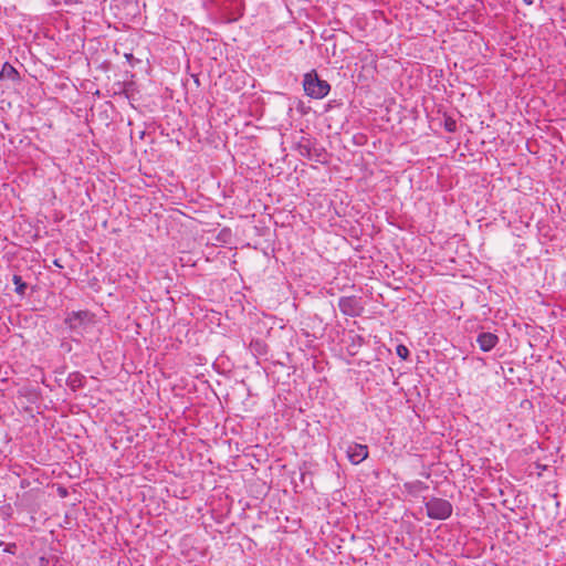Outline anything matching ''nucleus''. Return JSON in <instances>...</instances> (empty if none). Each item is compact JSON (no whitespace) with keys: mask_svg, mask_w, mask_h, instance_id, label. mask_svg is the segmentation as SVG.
<instances>
[{"mask_svg":"<svg viewBox=\"0 0 566 566\" xmlns=\"http://www.w3.org/2000/svg\"><path fill=\"white\" fill-rule=\"evenodd\" d=\"M303 87L307 96L316 99L324 98L331 91V85L319 78L315 70L304 74Z\"/></svg>","mask_w":566,"mask_h":566,"instance_id":"f257e3e1","label":"nucleus"},{"mask_svg":"<svg viewBox=\"0 0 566 566\" xmlns=\"http://www.w3.org/2000/svg\"><path fill=\"white\" fill-rule=\"evenodd\" d=\"M427 515L433 520H447L451 516L452 504L444 499L431 497L424 503Z\"/></svg>","mask_w":566,"mask_h":566,"instance_id":"f03ea898","label":"nucleus"},{"mask_svg":"<svg viewBox=\"0 0 566 566\" xmlns=\"http://www.w3.org/2000/svg\"><path fill=\"white\" fill-rule=\"evenodd\" d=\"M94 315L88 311H74L67 314L64 319L65 325L73 331L82 334L94 322Z\"/></svg>","mask_w":566,"mask_h":566,"instance_id":"7ed1b4c3","label":"nucleus"},{"mask_svg":"<svg viewBox=\"0 0 566 566\" xmlns=\"http://www.w3.org/2000/svg\"><path fill=\"white\" fill-rule=\"evenodd\" d=\"M338 307L344 315L350 317L359 316L364 312L361 297L356 295L342 296L338 300Z\"/></svg>","mask_w":566,"mask_h":566,"instance_id":"20e7f679","label":"nucleus"},{"mask_svg":"<svg viewBox=\"0 0 566 566\" xmlns=\"http://www.w3.org/2000/svg\"><path fill=\"white\" fill-rule=\"evenodd\" d=\"M346 454L349 462L357 465L368 458V447L366 444L352 442L346 448Z\"/></svg>","mask_w":566,"mask_h":566,"instance_id":"39448f33","label":"nucleus"},{"mask_svg":"<svg viewBox=\"0 0 566 566\" xmlns=\"http://www.w3.org/2000/svg\"><path fill=\"white\" fill-rule=\"evenodd\" d=\"M476 342L482 352L492 350L499 343V337L490 332H483L478 335Z\"/></svg>","mask_w":566,"mask_h":566,"instance_id":"423d86ee","label":"nucleus"},{"mask_svg":"<svg viewBox=\"0 0 566 566\" xmlns=\"http://www.w3.org/2000/svg\"><path fill=\"white\" fill-rule=\"evenodd\" d=\"M19 73L15 70L14 66H12L10 63L6 62L2 65V69L0 71V80L1 78H9L11 81H18L19 80Z\"/></svg>","mask_w":566,"mask_h":566,"instance_id":"0eeeda50","label":"nucleus"},{"mask_svg":"<svg viewBox=\"0 0 566 566\" xmlns=\"http://www.w3.org/2000/svg\"><path fill=\"white\" fill-rule=\"evenodd\" d=\"M12 282L15 285V293L23 296L27 290V284L23 282L20 275H13Z\"/></svg>","mask_w":566,"mask_h":566,"instance_id":"6e6552de","label":"nucleus"},{"mask_svg":"<svg viewBox=\"0 0 566 566\" xmlns=\"http://www.w3.org/2000/svg\"><path fill=\"white\" fill-rule=\"evenodd\" d=\"M82 379H83V376L81 374L74 373L69 376V384L72 387H80V386H82Z\"/></svg>","mask_w":566,"mask_h":566,"instance_id":"1a4fd4ad","label":"nucleus"},{"mask_svg":"<svg viewBox=\"0 0 566 566\" xmlns=\"http://www.w3.org/2000/svg\"><path fill=\"white\" fill-rule=\"evenodd\" d=\"M396 353L401 359H407L409 356V349L401 344L396 347Z\"/></svg>","mask_w":566,"mask_h":566,"instance_id":"9d476101","label":"nucleus"},{"mask_svg":"<svg viewBox=\"0 0 566 566\" xmlns=\"http://www.w3.org/2000/svg\"><path fill=\"white\" fill-rule=\"evenodd\" d=\"M446 126H447V129H448L449 132H453V130H454V126H455V124H454V122H452V123H447V125H446Z\"/></svg>","mask_w":566,"mask_h":566,"instance_id":"9b49d317","label":"nucleus"},{"mask_svg":"<svg viewBox=\"0 0 566 566\" xmlns=\"http://www.w3.org/2000/svg\"><path fill=\"white\" fill-rule=\"evenodd\" d=\"M55 4H61V3H70L72 2L73 0H52Z\"/></svg>","mask_w":566,"mask_h":566,"instance_id":"f8f14e48","label":"nucleus"},{"mask_svg":"<svg viewBox=\"0 0 566 566\" xmlns=\"http://www.w3.org/2000/svg\"><path fill=\"white\" fill-rule=\"evenodd\" d=\"M523 2H524L525 4H527V6L533 4V0H523Z\"/></svg>","mask_w":566,"mask_h":566,"instance_id":"ddd939ff","label":"nucleus"}]
</instances>
